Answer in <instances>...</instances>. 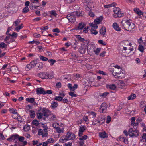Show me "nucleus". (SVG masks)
<instances>
[{"label": "nucleus", "instance_id": "f257e3e1", "mask_svg": "<svg viewBox=\"0 0 146 146\" xmlns=\"http://www.w3.org/2000/svg\"><path fill=\"white\" fill-rule=\"evenodd\" d=\"M121 27L123 29L131 31L135 29V25L134 23L130 22L128 20H123L121 21Z\"/></svg>", "mask_w": 146, "mask_h": 146}, {"label": "nucleus", "instance_id": "f03ea898", "mask_svg": "<svg viewBox=\"0 0 146 146\" xmlns=\"http://www.w3.org/2000/svg\"><path fill=\"white\" fill-rule=\"evenodd\" d=\"M48 111V110L45 108H42L40 107V110H38V112L37 113V118L40 119H42L43 116L46 117H48L49 116L47 113Z\"/></svg>", "mask_w": 146, "mask_h": 146}, {"label": "nucleus", "instance_id": "7ed1b4c3", "mask_svg": "<svg viewBox=\"0 0 146 146\" xmlns=\"http://www.w3.org/2000/svg\"><path fill=\"white\" fill-rule=\"evenodd\" d=\"M113 11L114 13L113 14V16L115 18L121 17L123 15L122 13L121 9L118 7H115L113 9Z\"/></svg>", "mask_w": 146, "mask_h": 146}, {"label": "nucleus", "instance_id": "20e7f679", "mask_svg": "<svg viewBox=\"0 0 146 146\" xmlns=\"http://www.w3.org/2000/svg\"><path fill=\"white\" fill-rule=\"evenodd\" d=\"M76 13L75 12H72L70 14H68L66 16V18L70 22L74 23L76 20Z\"/></svg>", "mask_w": 146, "mask_h": 146}, {"label": "nucleus", "instance_id": "39448f33", "mask_svg": "<svg viewBox=\"0 0 146 146\" xmlns=\"http://www.w3.org/2000/svg\"><path fill=\"white\" fill-rule=\"evenodd\" d=\"M36 64H37V60H33L26 66L25 68L26 70L27 71L30 70L36 66Z\"/></svg>", "mask_w": 146, "mask_h": 146}, {"label": "nucleus", "instance_id": "423d86ee", "mask_svg": "<svg viewBox=\"0 0 146 146\" xmlns=\"http://www.w3.org/2000/svg\"><path fill=\"white\" fill-rule=\"evenodd\" d=\"M139 131L137 130H133L132 128L129 130V134L130 137H137L139 135Z\"/></svg>", "mask_w": 146, "mask_h": 146}, {"label": "nucleus", "instance_id": "0eeeda50", "mask_svg": "<svg viewBox=\"0 0 146 146\" xmlns=\"http://www.w3.org/2000/svg\"><path fill=\"white\" fill-rule=\"evenodd\" d=\"M65 136L67 140H73L76 138L75 134L71 132H68Z\"/></svg>", "mask_w": 146, "mask_h": 146}, {"label": "nucleus", "instance_id": "6e6552de", "mask_svg": "<svg viewBox=\"0 0 146 146\" xmlns=\"http://www.w3.org/2000/svg\"><path fill=\"white\" fill-rule=\"evenodd\" d=\"M107 108L106 104L105 102L102 103L100 106V109L102 113H105Z\"/></svg>", "mask_w": 146, "mask_h": 146}, {"label": "nucleus", "instance_id": "1a4fd4ad", "mask_svg": "<svg viewBox=\"0 0 146 146\" xmlns=\"http://www.w3.org/2000/svg\"><path fill=\"white\" fill-rule=\"evenodd\" d=\"M86 45L85 44H82L80 47L79 49V52L82 54H84L86 52Z\"/></svg>", "mask_w": 146, "mask_h": 146}, {"label": "nucleus", "instance_id": "9d476101", "mask_svg": "<svg viewBox=\"0 0 146 146\" xmlns=\"http://www.w3.org/2000/svg\"><path fill=\"white\" fill-rule=\"evenodd\" d=\"M36 90V94L38 95L46 94L44 89L41 87L38 88Z\"/></svg>", "mask_w": 146, "mask_h": 146}, {"label": "nucleus", "instance_id": "9b49d317", "mask_svg": "<svg viewBox=\"0 0 146 146\" xmlns=\"http://www.w3.org/2000/svg\"><path fill=\"white\" fill-rule=\"evenodd\" d=\"M19 137V135L17 134H16L14 135H13L9 138H7V140L9 142L12 141H15L18 139V137Z\"/></svg>", "mask_w": 146, "mask_h": 146}, {"label": "nucleus", "instance_id": "f8f14e48", "mask_svg": "<svg viewBox=\"0 0 146 146\" xmlns=\"http://www.w3.org/2000/svg\"><path fill=\"white\" fill-rule=\"evenodd\" d=\"M87 45V50L89 53H90L93 52L94 50V46L92 44H89Z\"/></svg>", "mask_w": 146, "mask_h": 146}, {"label": "nucleus", "instance_id": "ddd939ff", "mask_svg": "<svg viewBox=\"0 0 146 146\" xmlns=\"http://www.w3.org/2000/svg\"><path fill=\"white\" fill-rule=\"evenodd\" d=\"M35 98H27L26 99V101L28 102L33 103L35 104L36 102L35 101Z\"/></svg>", "mask_w": 146, "mask_h": 146}, {"label": "nucleus", "instance_id": "4468645a", "mask_svg": "<svg viewBox=\"0 0 146 146\" xmlns=\"http://www.w3.org/2000/svg\"><path fill=\"white\" fill-rule=\"evenodd\" d=\"M46 72H41L38 74V76L42 79H46Z\"/></svg>", "mask_w": 146, "mask_h": 146}, {"label": "nucleus", "instance_id": "2eb2a0df", "mask_svg": "<svg viewBox=\"0 0 146 146\" xmlns=\"http://www.w3.org/2000/svg\"><path fill=\"white\" fill-rule=\"evenodd\" d=\"M99 135V137L102 138H104L108 137V136L105 131L100 132Z\"/></svg>", "mask_w": 146, "mask_h": 146}, {"label": "nucleus", "instance_id": "dca6fc26", "mask_svg": "<svg viewBox=\"0 0 146 146\" xmlns=\"http://www.w3.org/2000/svg\"><path fill=\"white\" fill-rule=\"evenodd\" d=\"M103 17L102 16L99 17L98 18L94 20L95 23L98 24L101 22L103 20Z\"/></svg>", "mask_w": 146, "mask_h": 146}, {"label": "nucleus", "instance_id": "f3484780", "mask_svg": "<svg viewBox=\"0 0 146 146\" xmlns=\"http://www.w3.org/2000/svg\"><path fill=\"white\" fill-rule=\"evenodd\" d=\"M86 25L83 23H79L78 27L77 28L76 30H82V29Z\"/></svg>", "mask_w": 146, "mask_h": 146}, {"label": "nucleus", "instance_id": "a211bd4d", "mask_svg": "<svg viewBox=\"0 0 146 146\" xmlns=\"http://www.w3.org/2000/svg\"><path fill=\"white\" fill-rule=\"evenodd\" d=\"M113 26L115 30L117 31H120L121 30V28L119 27V26L117 23H114L113 25Z\"/></svg>", "mask_w": 146, "mask_h": 146}, {"label": "nucleus", "instance_id": "6ab92c4d", "mask_svg": "<svg viewBox=\"0 0 146 146\" xmlns=\"http://www.w3.org/2000/svg\"><path fill=\"white\" fill-rule=\"evenodd\" d=\"M43 127L44 128L43 130L44 131V135L43 136L44 137H47L48 128L46 126H44Z\"/></svg>", "mask_w": 146, "mask_h": 146}, {"label": "nucleus", "instance_id": "aec40b11", "mask_svg": "<svg viewBox=\"0 0 146 146\" xmlns=\"http://www.w3.org/2000/svg\"><path fill=\"white\" fill-rule=\"evenodd\" d=\"M106 31L105 27H102L100 29V33L102 35H105Z\"/></svg>", "mask_w": 146, "mask_h": 146}, {"label": "nucleus", "instance_id": "412c9836", "mask_svg": "<svg viewBox=\"0 0 146 146\" xmlns=\"http://www.w3.org/2000/svg\"><path fill=\"white\" fill-rule=\"evenodd\" d=\"M92 4H84V7L86 11H91L92 8L91 5Z\"/></svg>", "mask_w": 146, "mask_h": 146}, {"label": "nucleus", "instance_id": "4be33fe9", "mask_svg": "<svg viewBox=\"0 0 146 146\" xmlns=\"http://www.w3.org/2000/svg\"><path fill=\"white\" fill-rule=\"evenodd\" d=\"M113 75L115 76H116L118 77H121V76L122 74H123V73H121L120 72H116L114 70H113V72L112 73Z\"/></svg>", "mask_w": 146, "mask_h": 146}, {"label": "nucleus", "instance_id": "5701e85b", "mask_svg": "<svg viewBox=\"0 0 146 146\" xmlns=\"http://www.w3.org/2000/svg\"><path fill=\"white\" fill-rule=\"evenodd\" d=\"M31 1V5H32V7H33V5H34L38 4L39 1L38 0H30Z\"/></svg>", "mask_w": 146, "mask_h": 146}, {"label": "nucleus", "instance_id": "b1692460", "mask_svg": "<svg viewBox=\"0 0 146 146\" xmlns=\"http://www.w3.org/2000/svg\"><path fill=\"white\" fill-rule=\"evenodd\" d=\"M46 79H51L54 78V76L52 73H50L46 72Z\"/></svg>", "mask_w": 146, "mask_h": 146}, {"label": "nucleus", "instance_id": "393cba45", "mask_svg": "<svg viewBox=\"0 0 146 146\" xmlns=\"http://www.w3.org/2000/svg\"><path fill=\"white\" fill-rule=\"evenodd\" d=\"M116 4L115 3L113 2L112 3L110 4L104 5V7L105 8H109L115 6Z\"/></svg>", "mask_w": 146, "mask_h": 146}, {"label": "nucleus", "instance_id": "a878e982", "mask_svg": "<svg viewBox=\"0 0 146 146\" xmlns=\"http://www.w3.org/2000/svg\"><path fill=\"white\" fill-rule=\"evenodd\" d=\"M119 140L122 141H123L125 144L128 143V141L127 139H126L125 138L123 137L122 136H119Z\"/></svg>", "mask_w": 146, "mask_h": 146}, {"label": "nucleus", "instance_id": "bb28decb", "mask_svg": "<svg viewBox=\"0 0 146 146\" xmlns=\"http://www.w3.org/2000/svg\"><path fill=\"white\" fill-rule=\"evenodd\" d=\"M108 88L112 90H114L116 89V86L115 84H112L108 85Z\"/></svg>", "mask_w": 146, "mask_h": 146}, {"label": "nucleus", "instance_id": "cd10ccee", "mask_svg": "<svg viewBox=\"0 0 146 146\" xmlns=\"http://www.w3.org/2000/svg\"><path fill=\"white\" fill-rule=\"evenodd\" d=\"M38 134L40 136L42 135V137L44 138V137H44L43 136L44 135L43 131L42 129H39L38 131Z\"/></svg>", "mask_w": 146, "mask_h": 146}, {"label": "nucleus", "instance_id": "c85d7f7f", "mask_svg": "<svg viewBox=\"0 0 146 146\" xmlns=\"http://www.w3.org/2000/svg\"><path fill=\"white\" fill-rule=\"evenodd\" d=\"M134 12L139 15H142L143 13L139 9L137 8H134Z\"/></svg>", "mask_w": 146, "mask_h": 146}, {"label": "nucleus", "instance_id": "c756f323", "mask_svg": "<svg viewBox=\"0 0 146 146\" xmlns=\"http://www.w3.org/2000/svg\"><path fill=\"white\" fill-rule=\"evenodd\" d=\"M36 66L38 67V70H40L42 68L43 65L42 62H40L38 63H37Z\"/></svg>", "mask_w": 146, "mask_h": 146}, {"label": "nucleus", "instance_id": "7c9ffc66", "mask_svg": "<svg viewBox=\"0 0 146 146\" xmlns=\"http://www.w3.org/2000/svg\"><path fill=\"white\" fill-rule=\"evenodd\" d=\"M15 30L17 32H19V31L23 27V24H21L20 25L16 26Z\"/></svg>", "mask_w": 146, "mask_h": 146}, {"label": "nucleus", "instance_id": "2f4dec72", "mask_svg": "<svg viewBox=\"0 0 146 146\" xmlns=\"http://www.w3.org/2000/svg\"><path fill=\"white\" fill-rule=\"evenodd\" d=\"M32 144L33 145H36V146H40L42 145V143L38 144V140H33L32 141Z\"/></svg>", "mask_w": 146, "mask_h": 146}, {"label": "nucleus", "instance_id": "473e14b6", "mask_svg": "<svg viewBox=\"0 0 146 146\" xmlns=\"http://www.w3.org/2000/svg\"><path fill=\"white\" fill-rule=\"evenodd\" d=\"M58 106V104L57 102L53 101L51 104V106L53 108H56Z\"/></svg>", "mask_w": 146, "mask_h": 146}, {"label": "nucleus", "instance_id": "72a5a7b5", "mask_svg": "<svg viewBox=\"0 0 146 146\" xmlns=\"http://www.w3.org/2000/svg\"><path fill=\"white\" fill-rule=\"evenodd\" d=\"M97 24L95 23H91L89 24L90 26L92 27V28H93L94 29L98 28V26L97 25Z\"/></svg>", "mask_w": 146, "mask_h": 146}, {"label": "nucleus", "instance_id": "f704fd0d", "mask_svg": "<svg viewBox=\"0 0 146 146\" xmlns=\"http://www.w3.org/2000/svg\"><path fill=\"white\" fill-rule=\"evenodd\" d=\"M76 13V16H77L78 17H82L83 15L84 12L82 11H77V12H74Z\"/></svg>", "mask_w": 146, "mask_h": 146}, {"label": "nucleus", "instance_id": "c9c22d12", "mask_svg": "<svg viewBox=\"0 0 146 146\" xmlns=\"http://www.w3.org/2000/svg\"><path fill=\"white\" fill-rule=\"evenodd\" d=\"M139 50L142 52H143L144 51V47L142 45L139 44L138 46Z\"/></svg>", "mask_w": 146, "mask_h": 146}, {"label": "nucleus", "instance_id": "e433bc0d", "mask_svg": "<svg viewBox=\"0 0 146 146\" xmlns=\"http://www.w3.org/2000/svg\"><path fill=\"white\" fill-rule=\"evenodd\" d=\"M56 130L58 133L64 132V129L63 128L60 129L59 127H57V128H56Z\"/></svg>", "mask_w": 146, "mask_h": 146}, {"label": "nucleus", "instance_id": "4c0bfd02", "mask_svg": "<svg viewBox=\"0 0 146 146\" xmlns=\"http://www.w3.org/2000/svg\"><path fill=\"white\" fill-rule=\"evenodd\" d=\"M66 138L65 136H63L60 139L59 141L60 142L62 143H64L65 142V141H67L66 140Z\"/></svg>", "mask_w": 146, "mask_h": 146}, {"label": "nucleus", "instance_id": "58836bf2", "mask_svg": "<svg viewBox=\"0 0 146 146\" xmlns=\"http://www.w3.org/2000/svg\"><path fill=\"white\" fill-rule=\"evenodd\" d=\"M30 116L31 118H34L35 117V112L33 110L29 111Z\"/></svg>", "mask_w": 146, "mask_h": 146}, {"label": "nucleus", "instance_id": "ea45409f", "mask_svg": "<svg viewBox=\"0 0 146 146\" xmlns=\"http://www.w3.org/2000/svg\"><path fill=\"white\" fill-rule=\"evenodd\" d=\"M10 112L12 113L13 114H16L17 113V110L13 108H10L9 109Z\"/></svg>", "mask_w": 146, "mask_h": 146}, {"label": "nucleus", "instance_id": "a19ab883", "mask_svg": "<svg viewBox=\"0 0 146 146\" xmlns=\"http://www.w3.org/2000/svg\"><path fill=\"white\" fill-rule=\"evenodd\" d=\"M23 130L25 131H27L30 129V127L29 125H25L23 128Z\"/></svg>", "mask_w": 146, "mask_h": 146}, {"label": "nucleus", "instance_id": "79ce46f5", "mask_svg": "<svg viewBox=\"0 0 146 146\" xmlns=\"http://www.w3.org/2000/svg\"><path fill=\"white\" fill-rule=\"evenodd\" d=\"M136 97V95L135 94H132L129 96L127 99L128 100H131L134 99Z\"/></svg>", "mask_w": 146, "mask_h": 146}, {"label": "nucleus", "instance_id": "37998d69", "mask_svg": "<svg viewBox=\"0 0 146 146\" xmlns=\"http://www.w3.org/2000/svg\"><path fill=\"white\" fill-rule=\"evenodd\" d=\"M78 138V139L80 141H83L87 139L88 138V136L87 135H84Z\"/></svg>", "mask_w": 146, "mask_h": 146}, {"label": "nucleus", "instance_id": "c03bdc74", "mask_svg": "<svg viewBox=\"0 0 146 146\" xmlns=\"http://www.w3.org/2000/svg\"><path fill=\"white\" fill-rule=\"evenodd\" d=\"M85 130V126H84L81 125L79 129V131L81 132H83Z\"/></svg>", "mask_w": 146, "mask_h": 146}, {"label": "nucleus", "instance_id": "a18cd8bd", "mask_svg": "<svg viewBox=\"0 0 146 146\" xmlns=\"http://www.w3.org/2000/svg\"><path fill=\"white\" fill-rule=\"evenodd\" d=\"M80 41L82 42H84V43H85L86 44H88L89 43V42L88 41H87L86 40H85L84 38H80Z\"/></svg>", "mask_w": 146, "mask_h": 146}, {"label": "nucleus", "instance_id": "49530a36", "mask_svg": "<svg viewBox=\"0 0 146 146\" xmlns=\"http://www.w3.org/2000/svg\"><path fill=\"white\" fill-rule=\"evenodd\" d=\"M7 46V45L4 42H2L0 43V48H6Z\"/></svg>", "mask_w": 146, "mask_h": 146}, {"label": "nucleus", "instance_id": "de8ad7c7", "mask_svg": "<svg viewBox=\"0 0 146 146\" xmlns=\"http://www.w3.org/2000/svg\"><path fill=\"white\" fill-rule=\"evenodd\" d=\"M101 50L100 48H98L96 50H94L93 52L95 53V54L97 55L98 54Z\"/></svg>", "mask_w": 146, "mask_h": 146}, {"label": "nucleus", "instance_id": "09e8293b", "mask_svg": "<svg viewBox=\"0 0 146 146\" xmlns=\"http://www.w3.org/2000/svg\"><path fill=\"white\" fill-rule=\"evenodd\" d=\"M32 123L33 125L35 126H38L39 124V122L37 120L35 119H34L32 121Z\"/></svg>", "mask_w": 146, "mask_h": 146}, {"label": "nucleus", "instance_id": "8fccbe9b", "mask_svg": "<svg viewBox=\"0 0 146 146\" xmlns=\"http://www.w3.org/2000/svg\"><path fill=\"white\" fill-rule=\"evenodd\" d=\"M21 21L19 19H17L14 22V24H13L15 26H17L20 23Z\"/></svg>", "mask_w": 146, "mask_h": 146}, {"label": "nucleus", "instance_id": "3c124183", "mask_svg": "<svg viewBox=\"0 0 146 146\" xmlns=\"http://www.w3.org/2000/svg\"><path fill=\"white\" fill-rule=\"evenodd\" d=\"M39 57L40 59L42 61H45L48 60V58L43 56L40 55V56Z\"/></svg>", "mask_w": 146, "mask_h": 146}, {"label": "nucleus", "instance_id": "603ef678", "mask_svg": "<svg viewBox=\"0 0 146 146\" xmlns=\"http://www.w3.org/2000/svg\"><path fill=\"white\" fill-rule=\"evenodd\" d=\"M91 34L96 35L98 33V32L95 30V29L93 28H91Z\"/></svg>", "mask_w": 146, "mask_h": 146}, {"label": "nucleus", "instance_id": "864d4df0", "mask_svg": "<svg viewBox=\"0 0 146 146\" xmlns=\"http://www.w3.org/2000/svg\"><path fill=\"white\" fill-rule=\"evenodd\" d=\"M48 62L50 63V65L51 66H52L56 62V61L55 60L51 59L48 60Z\"/></svg>", "mask_w": 146, "mask_h": 146}, {"label": "nucleus", "instance_id": "5fc2aeb1", "mask_svg": "<svg viewBox=\"0 0 146 146\" xmlns=\"http://www.w3.org/2000/svg\"><path fill=\"white\" fill-rule=\"evenodd\" d=\"M20 142H23L25 139V138L22 136H20L19 135L17 139Z\"/></svg>", "mask_w": 146, "mask_h": 146}, {"label": "nucleus", "instance_id": "6e6d98bb", "mask_svg": "<svg viewBox=\"0 0 146 146\" xmlns=\"http://www.w3.org/2000/svg\"><path fill=\"white\" fill-rule=\"evenodd\" d=\"M50 13L51 15H52L55 17H56L57 15V14L56 13V11L54 10H52L50 11Z\"/></svg>", "mask_w": 146, "mask_h": 146}, {"label": "nucleus", "instance_id": "4d7b16f0", "mask_svg": "<svg viewBox=\"0 0 146 146\" xmlns=\"http://www.w3.org/2000/svg\"><path fill=\"white\" fill-rule=\"evenodd\" d=\"M29 9L27 7H25L24 8L23 11V13H26L28 12Z\"/></svg>", "mask_w": 146, "mask_h": 146}, {"label": "nucleus", "instance_id": "13d9d810", "mask_svg": "<svg viewBox=\"0 0 146 146\" xmlns=\"http://www.w3.org/2000/svg\"><path fill=\"white\" fill-rule=\"evenodd\" d=\"M63 97L62 96H56L54 99L58 101H61L62 100Z\"/></svg>", "mask_w": 146, "mask_h": 146}, {"label": "nucleus", "instance_id": "bf43d9fd", "mask_svg": "<svg viewBox=\"0 0 146 146\" xmlns=\"http://www.w3.org/2000/svg\"><path fill=\"white\" fill-rule=\"evenodd\" d=\"M111 117L110 116H108L107 117V119L106 121V123H109L111 121Z\"/></svg>", "mask_w": 146, "mask_h": 146}, {"label": "nucleus", "instance_id": "052dcab7", "mask_svg": "<svg viewBox=\"0 0 146 146\" xmlns=\"http://www.w3.org/2000/svg\"><path fill=\"white\" fill-rule=\"evenodd\" d=\"M54 141V139L52 138H50L48 139L46 142L48 144L53 143Z\"/></svg>", "mask_w": 146, "mask_h": 146}, {"label": "nucleus", "instance_id": "680f3d73", "mask_svg": "<svg viewBox=\"0 0 146 146\" xmlns=\"http://www.w3.org/2000/svg\"><path fill=\"white\" fill-rule=\"evenodd\" d=\"M69 95L71 96L72 98L73 97H76L77 95L72 92H70L69 93Z\"/></svg>", "mask_w": 146, "mask_h": 146}, {"label": "nucleus", "instance_id": "e2e57ef3", "mask_svg": "<svg viewBox=\"0 0 146 146\" xmlns=\"http://www.w3.org/2000/svg\"><path fill=\"white\" fill-rule=\"evenodd\" d=\"M9 35L10 36L14 37H17L18 36V34L15 32H13L12 34H9Z\"/></svg>", "mask_w": 146, "mask_h": 146}, {"label": "nucleus", "instance_id": "0e129e2a", "mask_svg": "<svg viewBox=\"0 0 146 146\" xmlns=\"http://www.w3.org/2000/svg\"><path fill=\"white\" fill-rule=\"evenodd\" d=\"M109 93L108 92H106L104 93H103L101 95H100V96L102 97H105L109 94Z\"/></svg>", "mask_w": 146, "mask_h": 146}, {"label": "nucleus", "instance_id": "69168bd1", "mask_svg": "<svg viewBox=\"0 0 146 146\" xmlns=\"http://www.w3.org/2000/svg\"><path fill=\"white\" fill-rule=\"evenodd\" d=\"M98 42L100 44H102L103 45H105L106 43L105 42L103 41V40H99L98 41Z\"/></svg>", "mask_w": 146, "mask_h": 146}, {"label": "nucleus", "instance_id": "338daca9", "mask_svg": "<svg viewBox=\"0 0 146 146\" xmlns=\"http://www.w3.org/2000/svg\"><path fill=\"white\" fill-rule=\"evenodd\" d=\"M84 4H92L89 0H84Z\"/></svg>", "mask_w": 146, "mask_h": 146}, {"label": "nucleus", "instance_id": "774afa93", "mask_svg": "<svg viewBox=\"0 0 146 146\" xmlns=\"http://www.w3.org/2000/svg\"><path fill=\"white\" fill-rule=\"evenodd\" d=\"M59 124L57 123H54L52 125V126L54 128L56 129L57 128L59 127Z\"/></svg>", "mask_w": 146, "mask_h": 146}]
</instances>
